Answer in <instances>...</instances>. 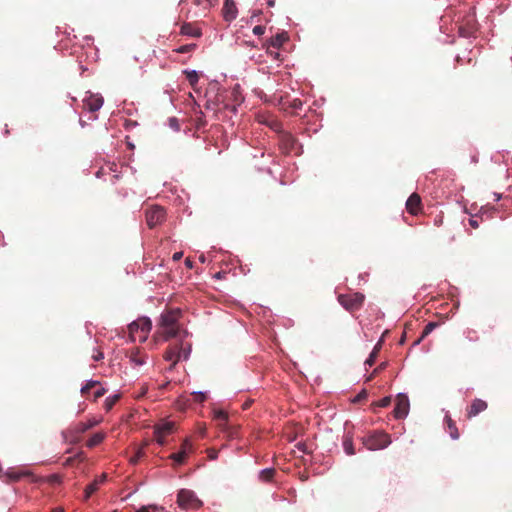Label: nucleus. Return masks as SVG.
<instances>
[{"label":"nucleus","instance_id":"nucleus-1","mask_svg":"<svg viewBox=\"0 0 512 512\" xmlns=\"http://www.w3.org/2000/svg\"><path fill=\"white\" fill-rule=\"evenodd\" d=\"M180 315L181 312L179 309L168 310L161 314L158 333L165 341L177 335L179 331L178 320Z\"/></svg>","mask_w":512,"mask_h":512},{"label":"nucleus","instance_id":"nucleus-2","mask_svg":"<svg viewBox=\"0 0 512 512\" xmlns=\"http://www.w3.org/2000/svg\"><path fill=\"white\" fill-rule=\"evenodd\" d=\"M363 445L369 450H381L391 444V437L384 431H374L362 438Z\"/></svg>","mask_w":512,"mask_h":512},{"label":"nucleus","instance_id":"nucleus-3","mask_svg":"<svg viewBox=\"0 0 512 512\" xmlns=\"http://www.w3.org/2000/svg\"><path fill=\"white\" fill-rule=\"evenodd\" d=\"M152 327V323L148 318H139L129 325V333L132 341L137 339L144 342L147 339L148 332Z\"/></svg>","mask_w":512,"mask_h":512},{"label":"nucleus","instance_id":"nucleus-4","mask_svg":"<svg viewBox=\"0 0 512 512\" xmlns=\"http://www.w3.org/2000/svg\"><path fill=\"white\" fill-rule=\"evenodd\" d=\"M365 296L360 292L338 295V302L349 312L359 310L364 302Z\"/></svg>","mask_w":512,"mask_h":512},{"label":"nucleus","instance_id":"nucleus-5","mask_svg":"<svg viewBox=\"0 0 512 512\" xmlns=\"http://www.w3.org/2000/svg\"><path fill=\"white\" fill-rule=\"evenodd\" d=\"M178 505L185 510H197L202 506L201 500L198 499L192 490L181 489L177 495Z\"/></svg>","mask_w":512,"mask_h":512},{"label":"nucleus","instance_id":"nucleus-6","mask_svg":"<svg viewBox=\"0 0 512 512\" xmlns=\"http://www.w3.org/2000/svg\"><path fill=\"white\" fill-rule=\"evenodd\" d=\"M166 212L161 206H153L146 211V222L149 228H154L165 220Z\"/></svg>","mask_w":512,"mask_h":512},{"label":"nucleus","instance_id":"nucleus-7","mask_svg":"<svg viewBox=\"0 0 512 512\" xmlns=\"http://www.w3.org/2000/svg\"><path fill=\"white\" fill-rule=\"evenodd\" d=\"M279 145L282 151L286 154L292 152L297 153V140L292 134L288 132H282L279 135Z\"/></svg>","mask_w":512,"mask_h":512},{"label":"nucleus","instance_id":"nucleus-8","mask_svg":"<svg viewBox=\"0 0 512 512\" xmlns=\"http://www.w3.org/2000/svg\"><path fill=\"white\" fill-rule=\"evenodd\" d=\"M409 399L405 394H398L396 397V405L394 408V416L397 419L405 418L409 413Z\"/></svg>","mask_w":512,"mask_h":512},{"label":"nucleus","instance_id":"nucleus-9","mask_svg":"<svg viewBox=\"0 0 512 512\" xmlns=\"http://www.w3.org/2000/svg\"><path fill=\"white\" fill-rule=\"evenodd\" d=\"M181 350H184L182 343L171 345L166 349L163 357L166 361L171 362L170 370L173 369L181 359Z\"/></svg>","mask_w":512,"mask_h":512},{"label":"nucleus","instance_id":"nucleus-10","mask_svg":"<svg viewBox=\"0 0 512 512\" xmlns=\"http://www.w3.org/2000/svg\"><path fill=\"white\" fill-rule=\"evenodd\" d=\"M174 425L173 422H164L155 426L154 436L157 443L164 445L165 437L173 432Z\"/></svg>","mask_w":512,"mask_h":512},{"label":"nucleus","instance_id":"nucleus-11","mask_svg":"<svg viewBox=\"0 0 512 512\" xmlns=\"http://www.w3.org/2000/svg\"><path fill=\"white\" fill-rule=\"evenodd\" d=\"M103 97L99 94H88L83 99V106L90 112L98 111L103 105Z\"/></svg>","mask_w":512,"mask_h":512},{"label":"nucleus","instance_id":"nucleus-12","mask_svg":"<svg viewBox=\"0 0 512 512\" xmlns=\"http://www.w3.org/2000/svg\"><path fill=\"white\" fill-rule=\"evenodd\" d=\"M488 407V404L486 401L475 398L471 405L467 407L466 409V416L468 419H471L475 416H477L479 413L485 411Z\"/></svg>","mask_w":512,"mask_h":512},{"label":"nucleus","instance_id":"nucleus-13","mask_svg":"<svg viewBox=\"0 0 512 512\" xmlns=\"http://www.w3.org/2000/svg\"><path fill=\"white\" fill-rule=\"evenodd\" d=\"M406 209L411 215H417L422 210L421 197L412 193L406 201Z\"/></svg>","mask_w":512,"mask_h":512},{"label":"nucleus","instance_id":"nucleus-14","mask_svg":"<svg viewBox=\"0 0 512 512\" xmlns=\"http://www.w3.org/2000/svg\"><path fill=\"white\" fill-rule=\"evenodd\" d=\"M223 17L226 21L230 22L237 17V7L233 0H224Z\"/></svg>","mask_w":512,"mask_h":512},{"label":"nucleus","instance_id":"nucleus-15","mask_svg":"<svg viewBox=\"0 0 512 512\" xmlns=\"http://www.w3.org/2000/svg\"><path fill=\"white\" fill-rule=\"evenodd\" d=\"M288 35L287 33L285 32H282V33H278L276 34L275 36L271 37L269 42H268V47H267V51L270 53V54H273L272 51H269L270 47H273V48H276V49H279L285 42L288 41Z\"/></svg>","mask_w":512,"mask_h":512},{"label":"nucleus","instance_id":"nucleus-16","mask_svg":"<svg viewBox=\"0 0 512 512\" xmlns=\"http://www.w3.org/2000/svg\"><path fill=\"white\" fill-rule=\"evenodd\" d=\"M30 475L29 472L19 471L15 468H9L4 472V478L6 482H17L22 477Z\"/></svg>","mask_w":512,"mask_h":512},{"label":"nucleus","instance_id":"nucleus-17","mask_svg":"<svg viewBox=\"0 0 512 512\" xmlns=\"http://www.w3.org/2000/svg\"><path fill=\"white\" fill-rule=\"evenodd\" d=\"M106 480V474H102L99 478H96L93 482L88 484L85 488V499H89L93 493H95L99 486Z\"/></svg>","mask_w":512,"mask_h":512},{"label":"nucleus","instance_id":"nucleus-18","mask_svg":"<svg viewBox=\"0 0 512 512\" xmlns=\"http://www.w3.org/2000/svg\"><path fill=\"white\" fill-rule=\"evenodd\" d=\"M99 420L90 419L87 422H79L73 427V432L77 435L85 433L87 430L99 424Z\"/></svg>","mask_w":512,"mask_h":512},{"label":"nucleus","instance_id":"nucleus-19","mask_svg":"<svg viewBox=\"0 0 512 512\" xmlns=\"http://www.w3.org/2000/svg\"><path fill=\"white\" fill-rule=\"evenodd\" d=\"M342 445L347 455H354L355 449L353 446V436L350 432H346L343 436Z\"/></svg>","mask_w":512,"mask_h":512},{"label":"nucleus","instance_id":"nucleus-20","mask_svg":"<svg viewBox=\"0 0 512 512\" xmlns=\"http://www.w3.org/2000/svg\"><path fill=\"white\" fill-rule=\"evenodd\" d=\"M180 33L191 37L198 38L201 36L200 29L194 27L191 23H185L181 26Z\"/></svg>","mask_w":512,"mask_h":512},{"label":"nucleus","instance_id":"nucleus-21","mask_svg":"<svg viewBox=\"0 0 512 512\" xmlns=\"http://www.w3.org/2000/svg\"><path fill=\"white\" fill-rule=\"evenodd\" d=\"M129 357L130 360L138 366L145 363V355H143L138 348L132 349Z\"/></svg>","mask_w":512,"mask_h":512},{"label":"nucleus","instance_id":"nucleus-22","mask_svg":"<svg viewBox=\"0 0 512 512\" xmlns=\"http://www.w3.org/2000/svg\"><path fill=\"white\" fill-rule=\"evenodd\" d=\"M445 421L451 438L457 440L459 438V432L456 423L448 415L445 416Z\"/></svg>","mask_w":512,"mask_h":512},{"label":"nucleus","instance_id":"nucleus-23","mask_svg":"<svg viewBox=\"0 0 512 512\" xmlns=\"http://www.w3.org/2000/svg\"><path fill=\"white\" fill-rule=\"evenodd\" d=\"M105 437V433L97 432L89 438V440L86 442V446L89 448H93L99 445L105 439Z\"/></svg>","mask_w":512,"mask_h":512},{"label":"nucleus","instance_id":"nucleus-24","mask_svg":"<svg viewBox=\"0 0 512 512\" xmlns=\"http://www.w3.org/2000/svg\"><path fill=\"white\" fill-rule=\"evenodd\" d=\"M276 474V470L274 468H266L259 472V479L262 482H270L273 480Z\"/></svg>","mask_w":512,"mask_h":512},{"label":"nucleus","instance_id":"nucleus-25","mask_svg":"<svg viewBox=\"0 0 512 512\" xmlns=\"http://www.w3.org/2000/svg\"><path fill=\"white\" fill-rule=\"evenodd\" d=\"M382 347V340L378 341L375 347L373 348L372 352L370 353L368 359L365 361V364L368 366H372L375 363V360L378 356L379 351Z\"/></svg>","mask_w":512,"mask_h":512},{"label":"nucleus","instance_id":"nucleus-26","mask_svg":"<svg viewBox=\"0 0 512 512\" xmlns=\"http://www.w3.org/2000/svg\"><path fill=\"white\" fill-rule=\"evenodd\" d=\"M187 80L189 81L190 85L194 88L199 80V75L197 71L195 70H186L184 71Z\"/></svg>","mask_w":512,"mask_h":512},{"label":"nucleus","instance_id":"nucleus-27","mask_svg":"<svg viewBox=\"0 0 512 512\" xmlns=\"http://www.w3.org/2000/svg\"><path fill=\"white\" fill-rule=\"evenodd\" d=\"M438 326L437 322H429L425 325L421 337L418 339L416 343H419L423 338L428 336L436 327Z\"/></svg>","mask_w":512,"mask_h":512},{"label":"nucleus","instance_id":"nucleus-28","mask_svg":"<svg viewBox=\"0 0 512 512\" xmlns=\"http://www.w3.org/2000/svg\"><path fill=\"white\" fill-rule=\"evenodd\" d=\"M119 399V394H115L113 396L106 398L104 402V408L106 409V411H110Z\"/></svg>","mask_w":512,"mask_h":512},{"label":"nucleus","instance_id":"nucleus-29","mask_svg":"<svg viewBox=\"0 0 512 512\" xmlns=\"http://www.w3.org/2000/svg\"><path fill=\"white\" fill-rule=\"evenodd\" d=\"M96 386H100V382L99 381H95V380H90L86 383L85 386L82 387L81 389V393L82 395H87L91 389L95 388Z\"/></svg>","mask_w":512,"mask_h":512},{"label":"nucleus","instance_id":"nucleus-30","mask_svg":"<svg viewBox=\"0 0 512 512\" xmlns=\"http://www.w3.org/2000/svg\"><path fill=\"white\" fill-rule=\"evenodd\" d=\"M214 418L219 421L220 425H223L228 420V414L223 410H217L214 412Z\"/></svg>","mask_w":512,"mask_h":512},{"label":"nucleus","instance_id":"nucleus-31","mask_svg":"<svg viewBox=\"0 0 512 512\" xmlns=\"http://www.w3.org/2000/svg\"><path fill=\"white\" fill-rule=\"evenodd\" d=\"M186 452L185 450H181L179 451L178 453H174L171 455V458L177 463V464H182L184 463L185 459H186Z\"/></svg>","mask_w":512,"mask_h":512},{"label":"nucleus","instance_id":"nucleus-32","mask_svg":"<svg viewBox=\"0 0 512 512\" xmlns=\"http://www.w3.org/2000/svg\"><path fill=\"white\" fill-rule=\"evenodd\" d=\"M195 48H196V44L191 43V44H186V45L180 46L179 48H177L175 50V52L184 54V53H189V52L193 51Z\"/></svg>","mask_w":512,"mask_h":512},{"label":"nucleus","instance_id":"nucleus-33","mask_svg":"<svg viewBox=\"0 0 512 512\" xmlns=\"http://www.w3.org/2000/svg\"><path fill=\"white\" fill-rule=\"evenodd\" d=\"M390 403H391V397L387 396V397H384L381 400L375 402L374 405L377 407L385 408V407H388L390 405Z\"/></svg>","mask_w":512,"mask_h":512},{"label":"nucleus","instance_id":"nucleus-34","mask_svg":"<svg viewBox=\"0 0 512 512\" xmlns=\"http://www.w3.org/2000/svg\"><path fill=\"white\" fill-rule=\"evenodd\" d=\"M466 337L470 340V341H478V336L476 334V331L475 330H472V329H468L466 331Z\"/></svg>","mask_w":512,"mask_h":512},{"label":"nucleus","instance_id":"nucleus-35","mask_svg":"<svg viewBox=\"0 0 512 512\" xmlns=\"http://www.w3.org/2000/svg\"><path fill=\"white\" fill-rule=\"evenodd\" d=\"M143 455H144L143 450L139 449L136 452V454L133 457H131L130 462L133 463V464H136Z\"/></svg>","mask_w":512,"mask_h":512},{"label":"nucleus","instance_id":"nucleus-36","mask_svg":"<svg viewBox=\"0 0 512 512\" xmlns=\"http://www.w3.org/2000/svg\"><path fill=\"white\" fill-rule=\"evenodd\" d=\"M291 108L294 109V110H298V109H301L302 106H303V102L300 100V99H294L291 104H290Z\"/></svg>","mask_w":512,"mask_h":512},{"label":"nucleus","instance_id":"nucleus-37","mask_svg":"<svg viewBox=\"0 0 512 512\" xmlns=\"http://www.w3.org/2000/svg\"><path fill=\"white\" fill-rule=\"evenodd\" d=\"M106 393V390L102 387L98 388L95 392H94V401H96L97 399L101 398L104 394Z\"/></svg>","mask_w":512,"mask_h":512},{"label":"nucleus","instance_id":"nucleus-38","mask_svg":"<svg viewBox=\"0 0 512 512\" xmlns=\"http://www.w3.org/2000/svg\"><path fill=\"white\" fill-rule=\"evenodd\" d=\"M368 396V393L366 390H362L354 399V402H360L364 399H366Z\"/></svg>","mask_w":512,"mask_h":512},{"label":"nucleus","instance_id":"nucleus-39","mask_svg":"<svg viewBox=\"0 0 512 512\" xmlns=\"http://www.w3.org/2000/svg\"><path fill=\"white\" fill-rule=\"evenodd\" d=\"M264 32H265V27H264V26H262V25H257V26H255V27L253 28V33H254L255 35L260 36V35L264 34Z\"/></svg>","mask_w":512,"mask_h":512},{"label":"nucleus","instance_id":"nucleus-40","mask_svg":"<svg viewBox=\"0 0 512 512\" xmlns=\"http://www.w3.org/2000/svg\"><path fill=\"white\" fill-rule=\"evenodd\" d=\"M170 127H172L174 130L178 131L180 129V125L178 123V120L176 118H170L169 119Z\"/></svg>","mask_w":512,"mask_h":512},{"label":"nucleus","instance_id":"nucleus-41","mask_svg":"<svg viewBox=\"0 0 512 512\" xmlns=\"http://www.w3.org/2000/svg\"><path fill=\"white\" fill-rule=\"evenodd\" d=\"M191 346L188 345L187 347H184V350H181V358L184 360H187L190 354Z\"/></svg>","mask_w":512,"mask_h":512},{"label":"nucleus","instance_id":"nucleus-42","mask_svg":"<svg viewBox=\"0 0 512 512\" xmlns=\"http://www.w3.org/2000/svg\"><path fill=\"white\" fill-rule=\"evenodd\" d=\"M207 454L211 460H215L218 457V451L212 448L207 450Z\"/></svg>","mask_w":512,"mask_h":512},{"label":"nucleus","instance_id":"nucleus-43","mask_svg":"<svg viewBox=\"0 0 512 512\" xmlns=\"http://www.w3.org/2000/svg\"><path fill=\"white\" fill-rule=\"evenodd\" d=\"M192 448V445L191 443L186 439L183 443H182V446H181V450H185V452L187 453L188 451H190Z\"/></svg>","mask_w":512,"mask_h":512},{"label":"nucleus","instance_id":"nucleus-44","mask_svg":"<svg viewBox=\"0 0 512 512\" xmlns=\"http://www.w3.org/2000/svg\"><path fill=\"white\" fill-rule=\"evenodd\" d=\"M103 353L101 351H96L95 354L92 355V358L94 361H99L101 359H103Z\"/></svg>","mask_w":512,"mask_h":512},{"label":"nucleus","instance_id":"nucleus-45","mask_svg":"<svg viewBox=\"0 0 512 512\" xmlns=\"http://www.w3.org/2000/svg\"><path fill=\"white\" fill-rule=\"evenodd\" d=\"M183 256V253L182 252H175L172 256V259L174 261H179Z\"/></svg>","mask_w":512,"mask_h":512},{"label":"nucleus","instance_id":"nucleus-46","mask_svg":"<svg viewBox=\"0 0 512 512\" xmlns=\"http://www.w3.org/2000/svg\"><path fill=\"white\" fill-rule=\"evenodd\" d=\"M50 482H52V483H60V476H58L56 474L50 476Z\"/></svg>","mask_w":512,"mask_h":512},{"label":"nucleus","instance_id":"nucleus-47","mask_svg":"<svg viewBox=\"0 0 512 512\" xmlns=\"http://www.w3.org/2000/svg\"><path fill=\"white\" fill-rule=\"evenodd\" d=\"M252 403H253V400L249 399V400H247V401H245V402L243 403L242 408H243L244 410H246V409H248V408L252 405Z\"/></svg>","mask_w":512,"mask_h":512},{"label":"nucleus","instance_id":"nucleus-48","mask_svg":"<svg viewBox=\"0 0 512 512\" xmlns=\"http://www.w3.org/2000/svg\"><path fill=\"white\" fill-rule=\"evenodd\" d=\"M434 223L436 226H440L442 223H443V217L442 216H437L434 220Z\"/></svg>","mask_w":512,"mask_h":512},{"label":"nucleus","instance_id":"nucleus-49","mask_svg":"<svg viewBox=\"0 0 512 512\" xmlns=\"http://www.w3.org/2000/svg\"><path fill=\"white\" fill-rule=\"evenodd\" d=\"M206 398L205 394L202 393V392H199L197 395H196V399L199 400V401H204Z\"/></svg>","mask_w":512,"mask_h":512},{"label":"nucleus","instance_id":"nucleus-50","mask_svg":"<svg viewBox=\"0 0 512 512\" xmlns=\"http://www.w3.org/2000/svg\"><path fill=\"white\" fill-rule=\"evenodd\" d=\"M469 223H470V225H471L473 228H478V222H477V220L470 219V220H469Z\"/></svg>","mask_w":512,"mask_h":512},{"label":"nucleus","instance_id":"nucleus-51","mask_svg":"<svg viewBox=\"0 0 512 512\" xmlns=\"http://www.w3.org/2000/svg\"><path fill=\"white\" fill-rule=\"evenodd\" d=\"M185 265H186L188 268H192V267H193V262H192L189 258H186V259H185Z\"/></svg>","mask_w":512,"mask_h":512},{"label":"nucleus","instance_id":"nucleus-52","mask_svg":"<svg viewBox=\"0 0 512 512\" xmlns=\"http://www.w3.org/2000/svg\"><path fill=\"white\" fill-rule=\"evenodd\" d=\"M385 365H386L385 363L380 364V365H379V367H377V368L374 370L373 374L377 373L379 370L384 369Z\"/></svg>","mask_w":512,"mask_h":512},{"label":"nucleus","instance_id":"nucleus-53","mask_svg":"<svg viewBox=\"0 0 512 512\" xmlns=\"http://www.w3.org/2000/svg\"><path fill=\"white\" fill-rule=\"evenodd\" d=\"M191 1L196 6H200L202 4V2H203V0H191Z\"/></svg>","mask_w":512,"mask_h":512},{"label":"nucleus","instance_id":"nucleus-54","mask_svg":"<svg viewBox=\"0 0 512 512\" xmlns=\"http://www.w3.org/2000/svg\"><path fill=\"white\" fill-rule=\"evenodd\" d=\"M51 512H64V509L57 507V508L53 509Z\"/></svg>","mask_w":512,"mask_h":512},{"label":"nucleus","instance_id":"nucleus-55","mask_svg":"<svg viewBox=\"0 0 512 512\" xmlns=\"http://www.w3.org/2000/svg\"><path fill=\"white\" fill-rule=\"evenodd\" d=\"M199 260H200L202 263H204V262H205V260H206V259H205V256H204L203 254H202V255H200V256H199Z\"/></svg>","mask_w":512,"mask_h":512},{"label":"nucleus","instance_id":"nucleus-56","mask_svg":"<svg viewBox=\"0 0 512 512\" xmlns=\"http://www.w3.org/2000/svg\"><path fill=\"white\" fill-rule=\"evenodd\" d=\"M72 461H73V458H68V459L66 460V465L71 464V463H72Z\"/></svg>","mask_w":512,"mask_h":512},{"label":"nucleus","instance_id":"nucleus-57","mask_svg":"<svg viewBox=\"0 0 512 512\" xmlns=\"http://www.w3.org/2000/svg\"><path fill=\"white\" fill-rule=\"evenodd\" d=\"M137 512H149V511L143 507V508L139 509Z\"/></svg>","mask_w":512,"mask_h":512},{"label":"nucleus","instance_id":"nucleus-58","mask_svg":"<svg viewBox=\"0 0 512 512\" xmlns=\"http://www.w3.org/2000/svg\"><path fill=\"white\" fill-rule=\"evenodd\" d=\"M278 126H279V124L277 122H273V125H272L273 128L276 129Z\"/></svg>","mask_w":512,"mask_h":512},{"label":"nucleus","instance_id":"nucleus-59","mask_svg":"<svg viewBox=\"0 0 512 512\" xmlns=\"http://www.w3.org/2000/svg\"><path fill=\"white\" fill-rule=\"evenodd\" d=\"M279 56L278 52H275L274 57L277 58Z\"/></svg>","mask_w":512,"mask_h":512}]
</instances>
